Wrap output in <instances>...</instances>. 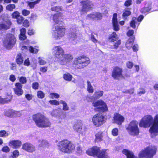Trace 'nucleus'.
Here are the masks:
<instances>
[{
	"label": "nucleus",
	"instance_id": "37998d69",
	"mask_svg": "<svg viewBox=\"0 0 158 158\" xmlns=\"http://www.w3.org/2000/svg\"><path fill=\"white\" fill-rule=\"evenodd\" d=\"M38 59V63L40 65H45L47 63L46 61L42 57H39Z\"/></svg>",
	"mask_w": 158,
	"mask_h": 158
},
{
	"label": "nucleus",
	"instance_id": "c9c22d12",
	"mask_svg": "<svg viewBox=\"0 0 158 158\" xmlns=\"http://www.w3.org/2000/svg\"><path fill=\"white\" fill-rule=\"evenodd\" d=\"M118 39V37H117V35L115 32H113L109 37V39L111 42H114L115 41Z\"/></svg>",
	"mask_w": 158,
	"mask_h": 158
},
{
	"label": "nucleus",
	"instance_id": "4be33fe9",
	"mask_svg": "<svg viewBox=\"0 0 158 158\" xmlns=\"http://www.w3.org/2000/svg\"><path fill=\"white\" fill-rule=\"evenodd\" d=\"M117 17V14L114 13L113 15L112 19V23L114 29L116 31H118L119 29V26L118 23Z\"/></svg>",
	"mask_w": 158,
	"mask_h": 158
},
{
	"label": "nucleus",
	"instance_id": "49530a36",
	"mask_svg": "<svg viewBox=\"0 0 158 158\" xmlns=\"http://www.w3.org/2000/svg\"><path fill=\"white\" fill-rule=\"evenodd\" d=\"M103 92L102 91L96 92L94 93V95L97 98H100L103 94Z\"/></svg>",
	"mask_w": 158,
	"mask_h": 158
},
{
	"label": "nucleus",
	"instance_id": "aec40b11",
	"mask_svg": "<svg viewBox=\"0 0 158 158\" xmlns=\"http://www.w3.org/2000/svg\"><path fill=\"white\" fill-rule=\"evenodd\" d=\"M15 87L14 89L15 94L18 96H20L23 93V91L22 89V85L19 83H16L15 85Z\"/></svg>",
	"mask_w": 158,
	"mask_h": 158
},
{
	"label": "nucleus",
	"instance_id": "4468645a",
	"mask_svg": "<svg viewBox=\"0 0 158 158\" xmlns=\"http://www.w3.org/2000/svg\"><path fill=\"white\" fill-rule=\"evenodd\" d=\"M122 69L118 67H115L113 70L112 76L114 79H120L124 78L122 74Z\"/></svg>",
	"mask_w": 158,
	"mask_h": 158
},
{
	"label": "nucleus",
	"instance_id": "bb28decb",
	"mask_svg": "<svg viewBox=\"0 0 158 158\" xmlns=\"http://www.w3.org/2000/svg\"><path fill=\"white\" fill-rule=\"evenodd\" d=\"M38 147H48L49 146V143L48 142L45 140L40 139L38 142Z\"/></svg>",
	"mask_w": 158,
	"mask_h": 158
},
{
	"label": "nucleus",
	"instance_id": "0e129e2a",
	"mask_svg": "<svg viewBox=\"0 0 158 158\" xmlns=\"http://www.w3.org/2000/svg\"><path fill=\"white\" fill-rule=\"evenodd\" d=\"M127 66L128 68L131 69L133 66V63L130 61H128L127 63Z\"/></svg>",
	"mask_w": 158,
	"mask_h": 158
},
{
	"label": "nucleus",
	"instance_id": "473e14b6",
	"mask_svg": "<svg viewBox=\"0 0 158 158\" xmlns=\"http://www.w3.org/2000/svg\"><path fill=\"white\" fill-rule=\"evenodd\" d=\"M87 91L89 93L92 94L94 91V89L90 81L87 80Z\"/></svg>",
	"mask_w": 158,
	"mask_h": 158
},
{
	"label": "nucleus",
	"instance_id": "f257e3e1",
	"mask_svg": "<svg viewBox=\"0 0 158 158\" xmlns=\"http://www.w3.org/2000/svg\"><path fill=\"white\" fill-rule=\"evenodd\" d=\"M62 16L61 13H57L53 16V20L56 24H58L56 26L53 27V32L52 37L56 40H60L64 35L66 29L63 26V22L60 21V18Z\"/></svg>",
	"mask_w": 158,
	"mask_h": 158
},
{
	"label": "nucleus",
	"instance_id": "72a5a7b5",
	"mask_svg": "<svg viewBox=\"0 0 158 158\" xmlns=\"http://www.w3.org/2000/svg\"><path fill=\"white\" fill-rule=\"evenodd\" d=\"M23 57L20 53H19L17 56L16 61L17 63L19 65L22 64L23 63Z\"/></svg>",
	"mask_w": 158,
	"mask_h": 158
},
{
	"label": "nucleus",
	"instance_id": "09e8293b",
	"mask_svg": "<svg viewBox=\"0 0 158 158\" xmlns=\"http://www.w3.org/2000/svg\"><path fill=\"white\" fill-rule=\"evenodd\" d=\"M14 113H13V118L14 117H19L22 115L20 111H17L15 110H14Z\"/></svg>",
	"mask_w": 158,
	"mask_h": 158
},
{
	"label": "nucleus",
	"instance_id": "7ed1b4c3",
	"mask_svg": "<svg viewBox=\"0 0 158 158\" xmlns=\"http://www.w3.org/2000/svg\"><path fill=\"white\" fill-rule=\"evenodd\" d=\"M32 119L36 125L39 127L45 128L51 126V123L49 119L41 113H38L33 115Z\"/></svg>",
	"mask_w": 158,
	"mask_h": 158
},
{
	"label": "nucleus",
	"instance_id": "5fc2aeb1",
	"mask_svg": "<svg viewBox=\"0 0 158 158\" xmlns=\"http://www.w3.org/2000/svg\"><path fill=\"white\" fill-rule=\"evenodd\" d=\"M145 93V91L144 89L140 88L138 91V94L139 96H141L142 94H143Z\"/></svg>",
	"mask_w": 158,
	"mask_h": 158
},
{
	"label": "nucleus",
	"instance_id": "bf43d9fd",
	"mask_svg": "<svg viewBox=\"0 0 158 158\" xmlns=\"http://www.w3.org/2000/svg\"><path fill=\"white\" fill-rule=\"evenodd\" d=\"M10 102V99H9L8 100H6V99H0V104H4L8 103Z\"/></svg>",
	"mask_w": 158,
	"mask_h": 158
},
{
	"label": "nucleus",
	"instance_id": "412c9836",
	"mask_svg": "<svg viewBox=\"0 0 158 158\" xmlns=\"http://www.w3.org/2000/svg\"><path fill=\"white\" fill-rule=\"evenodd\" d=\"M11 25V22L10 20H3L2 22L0 23V30H6L10 27Z\"/></svg>",
	"mask_w": 158,
	"mask_h": 158
},
{
	"label": "nucleus",
	"instance_id": "1a4fd4ad",
	"mask_svg": "<svg viewBox=\"0 0 158 158\" xmlns=\"http://www.w3.org/2000/svg\"><path fill=\"white\" fill-rule=\"evenodd\" d=\"M92 104L93 106L97 107L95 109L96 110L102 112H105L108 110L106 104L102 100L94 99Z\"/></svg>",
	"mask_w": 158,
	"mask_h": 158
},
{
	"label": "nucleus",
	"instance_id": "a878e982",
	"mask_svg": "<svg viewBox=\"0 0 158 158\" xmlns=\"http://www.w3.org/2000/svg\"><path fill=\"white\" fill-rule=\"evenodd\" d=\"M73 128L76 131L80 133L82 129V124L81 121H78L74 125Z\"/></svg>",
	"mask_w": 158,
	"mask_h": 158
},
{
	"label": "nucleus",
	"instance_id": "7c9ffc66",
	"mask_svg": "<svg viewBox=\"0 0 158 158\" xmlns=\"http://www.w3.org/2000/svg\"><path fill=\"white\" fill-rule=\"evenodd\" d=\"M14 110L10 109L6 110L4 112V115L10 118H13V113Z\"/></svg>",
	"mask_w": 158,
	"mask_h": 158
},
{
	"label": "nucleus",
	"instance_id": "ddd939ff",
	"mask_svg": "<svg viewBox=\"0 0 158 158\" xmlns=\"http://www.w3.org/2000/svg\"><path fill=\"white\" fill-rule=\"evenodd\" d=\"M77 28H72L71 32L69 35V39L70 42L73 44H75L77 42Z\"/></svg>",
	"mask_w": 158,
	"mask_h": 158
},
{
	"label": "nucleus",
	"instance_id": "6e6552de",
	"mask_svg": "<svg viewBox=\"0 0 158 158\" xmlns=\"http://www.w3.org/2000/svg\"><path fill=\"white\" fill-rule=\"evenodd\" d=\"M138 124V122L135 120L132 121L130 123L127 129L130 135L135 136L139 134V130Z\"/></svg>",
	"mask_w": 158,
	"mask_h": 158
},
{
	"label": "nucleus",
	"instance_id": "052dcab7",
	"mask_svg": "<svg viewBox=\"0 0 158 158\" xmlns=\"http://www.w3.org/2000/svg\"><path fill=\"white\" fill-rule=\"evenodd\" d=\"M39 87V84L37 82H33L32 84V87L35 89H38Z\"/></svg>",
	"mask_w": 158,
	"mask_h": 158
},
{
	"label": "nucleus",
	"instance_id": "cd10ccee",
	"mask_svg": "<svg viewBox=\"0 0 158 158\" xmlns=\"http://www.w3.org/2000/svg\"><path fill=\"white\" fill-rule=\"evenodd\" d=\"M63 113L64 112L62 111V110L60 108H58L54 110L52 112L51 114L52 116L54 117H60Z\"/></svg>",
	"mask_w": 158,
	"mask_h": 158
},
{
	"label": "nucleus",
	"instance_id": "4d7b16f0",
	"mask_svg": "<svg viewBox=\"0 0 158 158\" xmlns=\"http://www.w3.org/2000/svg\"><path fill=\"white\" fill-rule=\"evenodd\" d=\"M132 0H127L125 1L124 5L125 6L128 7L130 6L132 4Z\"/></svg>",
	"mask_w": 158,
	"mask_h": 158
},
{
	"label": "nucleus",
	"instance_id": "c756f323",
	"mask_svg": "<svg viewBox=\"0 0 158 158\" xmlns=\"http://www.w3.org/2000/svg\"><path fill=\"white\" fill-rule=\"evenodd\" d=\"M134 40V37H131L126 43V48L128 49H130L132 47Z\"/></svg>",
	"mask_w": 158,
	"mask_h": 158
},
{
	"label": "nucleus",
	"instance_id": "9d476101",
	"mask_svg": "<svg viewBox=\"0 0 158 158\" xmlns=\"http://www.w3.org/2000/svg\"><path fill=\"white\" fill-rule=\"evenodd\" d=\"M106 118L103 115L97 114L92 118V120L94 124L97 127H99L105 123Z\"/></svg>",
	"mask_w": 158,
	"mask_h": 158
},
{
	"label": "nucleus",
	"instance_id": "0eeeda50",
	"mask_svg": "<svg viewBox=\"0 0 158 158\" xmlns=\"http://www.w3.org/2000/svg\"><path fill=\"white\" fill-rule=\"evenodd\" d=\"M16 41L14 35L12 34H9L3 41L4 46L7 49H10L13 47Z\"/></svg>",
	"mask_w": 158,
	"mask_h": 158
},
{
	"label": "nucleus",
	"instance_id": "a19ab883",
	"mask_svg": "<svg viewBox=\"0 0 158 158\" xmlns=\"http://www.w3.org/2000/svg\"><path fill=\"white\" fill-rule=\"evenodd\" d=\"M15 8V5L14 4H10L7 5L6 7V10L12 11Z\"/></svg>",
	"mask_w": 158,
	"mask_h": 158
},
{
	"label": "nucleus",
	"instance_id": "4c0bfd02",
	"mask_svg": "<svg viewBox=\"0 0 158 158\" xmlns=\"http://www.w3.org/2000/svg\"><path fill=\"white\" fill-rule=\"evenodd\" d=\"M98 157V158H110L106 152L103 150L102 151Z\"/></svg>",
	"mask_w": 158,
	"mask_h": 158
},
{
	"label": "nucleus",
	"instance_id": "f704fd0d",
	"mask_svg": "<svg viewBox=\"0 0 158 158\" xmlns=\"http://www.w3.org/2000/svg\"><path fill=\"white\" fill-rule=\"evenodd\" d=\"M41 0H36L34 2H28L27 5L30 9H33L34 8L35 5L39 3Z\"/></svg>",
	"mask_w": 158,
	"mask_h": 158
},
{
	"label": "nucleus",
	"instance_id": "79ce46f5",
	"mask_svg": "<svg viewBox=\"0 0 158 158\" xmlns=\"http://www.w3.org/2000/svg\"><path fill=\"white\" fill-rule=\"evenodd\" d=\"M120 40H118L117 41L114 43L113 45H111L110 47L112 49H117L118 48L119 45H120Z\"/></svg>",
	"mask_w": 158,
	"mask_h": 158
},
{
	"label": "nucleus",
	"instance_id": "39448f33",
	"mask_svg": "<svg viewBox=\"0 0 158 158\" xmlns=\"http://www.w3.org/2000/svg\"><path fill=\"white\" fill-rule=\"evenodd\" d=\"M90 63L89 58L84 56H80L74 59L73 64L75 67L77 69H83L87 66Z\"/></svg>",
	"mask_w": 158,
	"mask_h": 158
},
{
	"label": "nucleus",
	"instance_id": "864d4df0",
	"mask_svg": "<svg viewBox=\"0 0 158 158\" xmlns=\"http://www.w3.org/2000/svg\"><path fill=\"white\" fill-rule=\"evenodd\" d=\"M118 130L117 128H114L112 130V134L113 136H117L118 135Z\"/></svg>",
	"mask_w": 158,
	"mask_h": 158
},
{
	"label": "nucleus",
	"instance_id": "5701e85b",
	"mask_svg": "<svg viewBox=\"0 0 158 158\" xmlns=\"http://www.w3.org/2000/svg\"><path fill=\"white\" fill-rule=\"evenodd\" d=\"M38 48V47L37 46H36L35 48H34L31 46L27 47L24 46L22 47L21 49L22 50H24L26 52L29 50V51L32 53H36L39 51Z\"/></svg>",
	"mask_w": 158,
	"mask_h": 158
},
{
	"label": "nucleus",
	"instance_id": "c03bdc74",
	"mask_svg": "<svg viewBox=\"0 0 158 158\" xmlns=\"http://www.w3.org/2000/svg\"><path fill=\"white\" fill-rule=\"evenodd\" d=\"M9 134L5 130H1L0 131V137H6L8 136Z\"/></svg>",
	"mask_w": 158,
	"mask_h": 158
},
{
	"label": "nucleus",
	"instance_id": "13d9d810",
	"mask_svg": "<svg viewBox=\"0 0 158 158\" xmlns=\"http://www.w3.org/2000/svg\"><path fill=\"white\" fill-rule=\"evenodd\" d=\"M49 102L52 105H57L59 104V101L55 100H50L49 101Z\"/></svg>",
	"mask_w": 158,
	"mask_h": 158
},
{
	"label": "nucleus",
	"instance_id": "58836bf2",
	"mask_svg": "<svg viewBox=\"0 0 158 158\" xmlns=\"http://www.w3.org/2000/svg\"><path fill=\"white\" fill-rule=\"evenodd\" d=\"M95 141L96 142H98L102 140V138L103 137L102 133L101 132H98L95 135Z\"/></svg>",
	"mask_w": 158,
	"mask_h": 158
},
{
	"label": "nucleus",
	"instance_id": "b1692460",
	"mask_svg": "<svg viewBox=\"0 0 158 158\" xmlns=\"http://www.w3.org/2000/svg\"><path fill=\"white\" fill-rule=\"evenodd\" d=\"M114 121L118 124L120 125L124 120V118L120 114L115 113L114 117Z\"/></svg>",
	"mask_w": 158,
	"mask_h": 158
},
{
	"label": "nucleus",
	"instance_id": "9b49d317",
	"mask_svg": "<svg viewBox=\"0 0 158 158\" xmlns=\"http://www.w3.org/2000/svg\"><path fill=\"white\" fill-rule=\"evenodd\" d=\"M153 119L150 115H147L144 116L141 119L139 123L140 127H148L152 125Z\"/></svg>",
	"mask_w": 158,
	"mask_h": 158
},
{
	"label": "nucleus",
	"instance_id": "e433bc0d",
	"mask_svg": "<svg viewBox=\"0 0 158 158\" xmlns=\"http://www.w3.org/2000/svg\"><path fill=\"white\" fill-rule=\"evenodd\" d=\"M63 77L64 80L68 81H71L73 78L72 76L69 73L64 74Z\"/></svg>",
	"mask_w": 158,
	"mask_h": 158
},
{
	"label": "nucleus",
	"instance_id": "6ab92c4d",
	"mask_svg": "<svg viewBox=\"0 0 158 158\" xmlns=\"http://www.w3.org/2000/svg\"><path fill=\"white\" fill-rule=\"evenodd\" d=\"M22 149L29 152H32L35 150V147L31 144L27 143L23 145Z\"/></svg>",
	"mask_w": 158,
	"mask_h": 158
},
{
	"label": "nucleus",
	"instance_id": "dca6fc26",
	"mask_svg": "<svg viewBox=\"0 0 158 158\" xmlns=\"http://www.w3.org/2000/svg\"><path fill=\"white\" fill-rule=\"evenodd\" d=\"M102 17V14L98 12H94L88 14L87 18L89 19H93L98 20L101 19Z\"/></svg>",
	"mask_w": 158,
	"mask_h": 158
},
{
	"label": "nucleus",
	"instance_id": "f03ea898",
	"mask_svg": "<svg viewBox=\"0 0 158 158\" xmlns=\"http://www.w3.org/2000/svg\"><path fill=\"white\" fill-rule=\"evenodd\" d=\"M52 54L61 65H66L73 59L72 56L68 54H64L63 48L59 46H54L52 50Z\"/></svg>",
	"mask_w": 158,
	"mask_h": 158
},
{
	"label": "nucleus",
	"instance_id": "a211bd4d",
	"mask_svg": "<svg viewBox=\"0 0 158 158\" xmlns=\"http://www.w3.org/2000/svg\"><path fill=\"white\" fill-rule=\"evenodd\" d=\"M82 6L81 11L86 12L89 11L91 7L92 3L89 1H83L81 2Z\"/></svg>",
	"mask_w": 158,
	"mask_h": 158
},
{
	"label": "nucleus",
	"instance_id": "680f3d73",
	"mask_svg": "<svg viewBox=\"0 0 158 158\" xmlns=\"http://www.w3.org/2000/svg\"><path fill=\"white\" fill-rule=\"evenodd\" d=\"M20 82L22 84H25L27 82V79L25 77H22L19 79Z\"/></svg>",
	"mask_w": 158,
	"mask_h": 158
},
{
	"label": "nucleus",
	"instance_id": "20e7f679",
	"mask_svg": "<svg viewBox=\"0 0 158 158\" xmlns=\"http://www.w3.org/2000/svg\"><path fill=\"white\" fill-rule=\"evenodd\" d=\"M57 147L59 151L65 153H71L75 149L74 145L67 140L59 142L57 144Z\"/></svg>",
	"mask_w": 158,
	"mask_h": 158
},
{
	"label": "nucleus",
	"instance_id": "f3484780",
	"mask_svg": "<svg viewBox=\"0 0 158 158\" xmlns=\"http://www.w3.org/2000/svg\"><path fill=\"white\" fill-rule=\"evenodd\" d=\"M143 17L142 15L139 16L137 19L135 17H133L130 23V26L133 28H135L136 25L137 26H139L140 22L142 20Z\"/></svg>",
	"mask_w": 158,
	"mask_h": 158
},
{
	"label": "nucleus",
	"instance_id": "603ef678",
	"mask_svg": "<svg viewBox=\"0 0 158 158\" xmlns=\"http://www.w3.org/2000/svg\"><path fill=\"white\" fill-rule=\"evenodd\" d=\"M20 16V13L17 11L14 12L12 15L13 18L17 19Z\"/></svg>",
	"mask_w": 158,
	"mask_h": 158
},
{
	"label": "nucleus",
	"instance_id": "f8f14e48",
	"mask_svg": "<svg viewBox=\"0 0 158 158\" xmlns=\"http://www.w3.org/2000/svg\"><path fill=\"white\" fill-rule=\"evenodd\" d=\"M149 131L152 138L154 137L158 133V114L154 117L152 125L150 128Z\"/></svg>",
	"mask_w": 158,
	"mask_h": 158
},
{
	"label": "nucleus",
	"instance_id": "de8ad7c7",
	"mask_svg": "<svg viewBox=\"0 0 158 158\" xmlns=\"http://www.w3.org/2000/svg\"><path fill=\"white\" fill-rule=\"evenodd\" d=\"M37 96L38 98H44L45 94L44 93L41 91H39L37 92Z\"/></svg>",
	"mask_w": 158,
	"mask_h": 158
},
{
	"label": "nucleus",
	"instance_id": "69168bd1",
	"mask_svg": "<svg viewBox=\"0 0 158 158\" xmlns=\"http://www.w3.org/2000/svg\"><path fill=\"white\" fill-rule=\"evenodd\" d=\"M2 151L4 152H7L10 151V149L8 146H6L2 148Z\"/></svg>",
	"mask_w": 158,
	"mask_h": 158
},
{
	"label": "nucleus",
	"instance_id": "393cba45",
	"mask_svg": "<svg viewBox=\"0 0 158 158\" xmlns=\"http://www.w3.org/2000/svg\"><path fill=\"white\" fill-rule=\"evenodd\" d=\"M21 144V142L19 140H11L9 142V143L10 146L15 148H17L20 147Z\"/></svg>",
	"mask_w": 158,
	"mask_h": 158
},
{
	"label": "nucleus",
	"instance_id": "423d86ee",
	"mask_svg": "<svg viewBox=\"0 0 158 158\" xmlns=\"http://www.w3.org/2000/svg\"><path fill=\"white\" fill-rule=\"evenodd\" d=\"M157 148L155 146H149L141 151L139 154L140 157L152 158L156 153Z\"/></svg>",
	"mask_w": 158,
	"mask_h": 158
},
{
	"label": "nucleus",
	"instance_id": "2f4dec72",
	"mask_svg": "<svg viewBox=\"0 0 158 158\" xmlns=\"http://www.w3.org/2000/svg\"><path fill=\"white\" fill-rule=\"evenodd\" d=\"M151 4L150 3L148 4H146L145 5V6L141 9V12L143 13L148 12L150 11L151 8Z\"/></svg>",
	"mask_w": 158,
	"mask_h": 158
},
{
	"label": "nucleus",
	"instance_id": "6e6d98bb",
	"mask_svg": "<svg viewBox=\"0 0 158 158\" xmlns=\"http://www.w3.org/2000/svg\"><path fill=\"white\" fill-rule=\"evenodd\" d=\"M22 13L24 16H27L30 14V11L24 9L22 10Z\"/></svg>",
	"mask_w": 158,
	"mask_h": 158
},
{
	"label": "nucleus",
	"instance_id": "2eb2a0df",
	"mask_svg": "<svg viewBox=\"0 0 158 158\" xmlns=\"http://www.w3.org/2000/svg\"><path fill=\"white\" fill-rule=\"evenodd\" d=\"M102 151L99 148L94 146L89 149L86 151V153L90 156H96L98 157Z\"/></svg>",
	"mask_w": 158,
	"mask_h": 158
},
{
	"label": "nucleus",
	"instance_id": "774afa93",
	"mask_svg": "<svg viewBox=\"0 0 158 158\" xmlns=\"http://www.w3.org/2000/svg\"><path fill=\"white\" fill-rule=\"evenodd\" d=\"M40 70L43 73H45L47 70V67L46 66H43L40 68Z\"/></svg>",
	"mask_w": 158,
	"mask_h": 158
},
{
	"label": "nucleus",
	"instance_id": "c85d7f7f",
	"mask_svg": "<svg viewBox=\"0 0 158 158\" xmlns=\"http://www.w3.org/2000/svg\"><path fill=\"white\" fill-rule=\"evenodd\" d=\"M122 152L127 156V158H137L134 156L132 152L127 150H123Z\"/></svg>",
	"mask_w": 158,
	"mask_h": 158
},
{
	"label": "nucleus",
	"instance_id": "8fccbe9b",
	"mask_svg": "<svg viewBox=\"0 0 158 158\" xmlns=\"http://www.w3.org/2000/svg\"><path fill=\"white\" fill-rule=\"evenodd\" d=\"M60 96L59 95L55 93H51L49 94V97L50 98H59Z\"/></svg>",
	"mask_w": 158,
	"mask_h": 158
},
{
	"label": "nucleus",
	"instance_id": "e2e57ef3",
	"mask_svg": "<svg viewBox=\"0 0 158 158\" xmlns=\"http://www.w3.org/2000/svg\"><path fill=\"white\" fill-rule=\"evenodd\" d=\"M16 19H17V22L19 24L22 23L24 19L23 17L20 16H19V17Z\"/></svg>",
	"mask_w": 158,
	"mask_h": 158
},
{
	"label": "nucleus",
	"instance_id": "a18cd8bd",
	"mask_svg": "<svg viewBox=\"0 0 158 158\" xmlns=\"http://www.w3.org/2000/svg\"><path fill=\"white\" fill-rule=\"evenodd\" d=\"M131 12L128 8H126L124 10V11L123 14V17L127 16L130 15L131 14Z\"/></svg>",
	"mask_w": 158,
	"mask_h": 158
},
{
	"label": "nucleus",
	"instance_id": "338daca9",
	"mask_svg": "<svg viewBox=\"0 0 158 158\" xmlns=\"http://www.w3.org/2000/svg\"><path fill=\"white\" fill-rule=\"evenodd\" d=\"M23 64L25 66H27L30 65V62L28 58H27L25 60Z\"/></svg>",
	"mask_w": 158,
	"mask_h": 158
},
{
	"label": "nucleus",
	"instance_id": "ea45409f",
	"mask_svg": "<svg viewBox=\"0 0 158 158\" xmlns=\"http://www.w3.org/2000/svg\"><path fill=\"white\" fill-rule=\"evenodd\" d=\"M51 10L52 11L56 12H60V11H63V7L60 6H53L51 8Z\"/></svg>",
	"mask_w": 158,
	"mask_h": 158
},
{
	"label": "nucleus",
	"instance_id": "3c124183",
	"mask_svg": "<svg viewBox=\"0 0 158 158\" xmlns=\"http://www.w3.org/2000/svg\"><path fill=\"white\" fill-rule=\"evenodd\" d=\"M62 103L63 104V110H68L69 109V107L68 106L67 103L61 101Z\"/></svg>",
	"mask_w": 158,
	"mask_h": 158
}]
</instances>
